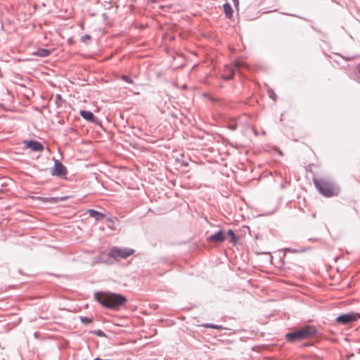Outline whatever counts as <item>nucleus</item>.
Returning <instances> with one entry per match:
<instances>
[{
  "label": "nucleus",
  "mask_w": 360,
  "mask_h": 360,
  "mask_svg": "<svg viewBox=\"0 0 360 360\" xmlns=\"http://www.w3.org/2000/svg\"><path fill=\"white\" fill-rule=\"evenodd\" d=\"M94 297L103 307L110 309H117L127 302L125 296L110 292H96Z\"/></svg>",
  "instance_id": "f257e3e1"
},
{
  "label": "nucleus",
  "mask_w": 360,
  "mask_h": 360,
  "mask_svg": "<svg viewBox=\"0 0 360 360\" xmlns=\"http://www.w3.org/2000/svg\"><path fill=\"white\" fill-rule=\"evenodd\" d=\"M316 188L325 197L336 196L340 193V188L332 181L325 179H313Z\"/></svg>",
  "instance_id": "f03ea898"
},
{
  "label": "nucleus",
  "mask_w": 360,
  "mask_h": 360,
  "mask_svg": "<svg viewBox=\"0 0 360 360\" xmlns=\"http://www.w3.org/2000/svg\"><path fill=\"white\" fill-rule=\"evenodd\" d=\"M316 333V330L314 327L307 326L295 331L286 333L285 338L288 342H294L298 340L312 338L315 335Z\"/></svg>",
  "instance_id": "7ed1b4c3"
},
{
  "label": "nucleus",
  "mask_w": 360,
  "mask_h": 360,
  "mask_svg": "<svg viewBox=\"0 0 360 360\" xmlns=\"http://www.w3.org/2000/svg\"><path fill=\"white\" fill-rule=\"evenodd\" d=\"M134 250L130 248H112L108 252L109 258L114 259H125L134 253Z\"/></svg>",
  "instance_id": "20e7f679"
},
{
  "label": "nucleus",
  "mask_w": 360,
  "mask_h": 360,
  "mask_svg": "<svg viewBox=\"0 0 360 360\" xmlns=\"http://www.w3.org/2000/svg\"><path fill=\"white\" fill-rule=\"evenodd\" d=\"M245 66V63L240 60H236L234 63V66H229L226 65L224 69V75H223V79L224 80H229L233 78L236 69L240 68Z\"/></svg>",
  "instance_id": "39448f33"
},
{
  "label": "nucleus",
  "mask_w": 360,
  "mask_h": 360,
  "mask_svg": "<svg viewBox=\"0 0 360 360\" xmlns=\"http://www.w3.org/2000/svg\"><path fill=\"white\" fill-rule=\"evenodd\" d=\"M358 316L353 313L342 314L338 316L335 321L338 323L347 325L357 321Z\"/></svg>",
  "instance_id": "423d86ee"
},
{
  "label": "nucleus",
  "mask_w": 360,
  "mask_h": 360,
  "mask_svg": "<svg viewBox=\"0 0 360 360\" xmlns=\"http://www.w3.org/2000/svg\"><path fill=\"white\" fill-rule=\"evenodd\" d=\"M67 173V168L59 160H55L54 167L51 169V174L53 176L62 177L66 175Z\"/></svg>",
  "instance_id": "0eeeda50"
},
{
  "label": "nucleus",
  "mask_w": 360,
  "mask_h": 360,
  "mask_svg": "<svg viewBox=\"0 0 360 360\" xmlns=\"http://www.w3.org/2000/svg\"><path fill=\"white\" fill-rule=\"evenodd\" d=\"M26 146L27 148H30L33 151L39 152L44 150L43 145L34 140H30L26 142Z\"/></svg>",
  "instance_id": "6e6552de"
},
{
  "label": "nucleus",
  "mask_w": 360,
  "mask_h": 360,
  "mask_svg": "<svg viewBox=\"0 0 360 360\" xmlns=\"http://www.w3.org/2000/svg\"><path fill=\"white\" fill-rule=\"evenodd\" d=\"M225 240V235L222 230L217 231V233L211 235L208 238L209 241H214L217 243H221Z\"/></svg>",
  "instance_id": "1a4fd4ad"
},
{
  "label": "nucleus",
  "mask_w": 360,
  "mask_h": 360,
  "mask_svg": "<svg viewBox=\"0 0 360 360\" xmlns=\"http://www.w3.org/2000/svg\"><path fill=\"white\" fill-rule=\"evenodd\" d=\"M80 115L86 121L94 122L95 121V116L92 112L89 110H81L79 112Z\"/></svg>",
  "instance_id": "9d476101"
},
{
  "label": "nucleus",
  "mask_w": 360,
  "mask_h": 360,
  "mask_svg": "<svg viewBox=\"0 0 360 360\" xmlns=\"http://www.w3.org/2000/svg\"><path fill=\"white\" fill-rule=\"evenodd\" d=\"M87 213H89V216L94 218L96 221H100L105 217L104 214L92 209L88 210Z\"/></svg>",
  "instance_id": "9b49d317"
},
{
  "label": "nucleus",
  "mask_w": 360,
  "mask_h": 360,
  "mask_svg": "<svg viewBox=\"0 0 360 360\" xmlns=\"http://www.w3.org/2000/svg\"><path fill=\"white\" fill-rule=\"evenodd\" d=\"M39 199L41 201H42L43 202L51 203V204H56L59 201L63 200V198H55V197H51V198L39 197Z\"/></svg>",
  "instance_id": "f8f14e48"
},
{
  "label": "nucleus",
  "mask_w": 360,
  "mask_h": 360,
  "mask_svg": "<svg viewBox=\"0 0 360 360\" xmlns=\"http://www.w3.org/2000/svg\"><path fill=\"white\" fill-rule=\"evenodd\" d=\"M51 53V51L47 49H39L35 52H34V55L39 57H46L49 56Z\"/></svg>",
  "instance_id": "ddd939ff"
},
{
  "label": "nucleus",
  "mask_w": 360,
  "mask_h": 360,
  "mask_svg": "<svg viewBox=\"0 0 360 360\" xmlns=\"http://www.w3.org/2000/svg\"><path fill=\"white\" fill-rule=\"evenodd\" d=\"M223 8L226 17L229 19H231L233 16V9L229 3H225L223 5Z\"/></svg>",
  "instance_id": "4468645a"
},
{
  "label": "nucleus",
  "mask_w": 360,
  "mask_h": 360,
  "mask_svg": "<svg viewBox=\"0 0 360 360\" xmlns=\"http://www.w3.org/2000/svg\"><path fill=\"white\" fill-rule=\"evenodd\" d=\"M117 217H108L107 219H106V222H107V224H108V227L112 230H115L116 229V227H115V222L117 221Z\"/></svg>",
  "instance_id": "2eb2a0df"
},
{
  "label": "nucleus",
  "mask_w": 360,
  "mask_h": 360,
  "mask_svg": "<svg viewBox=\"0 0 360 360\" xmlns=\"http://www.w3.org/2000/svg\"><path fill=\"white\" fill-rule=\"evenodd\" d=\"M55 103L57 107H62L63 104L65 103V101L63 99L61 95L56 94L55 98Z\"/></svg>",
  "instance_id": "dca6fc26"
},
{
  "label": "nucleus",
  "mask_w": 360,
  "mask_h": 360,
  "mask_svg": "<svg viewBox=\"0 0 360 360\" xmlns=\"http://www.w3.org/2000/svg\"><path fill=\"white\" fill-rule=\"evenodd\" d=\"M228 236L231 238V241L236 243L238 241V238L232 229H229L227 232Z\"/></svg>",
  "instance_id": "f3484780"
},
{
  "label": "nucleus",
  "mask_w": 360,
  "mask_h": 360,
  "mask_svg": "<svg viewBox=\"0 0 360 360\" xmlns=\"http://www.w3.org/2000/svg\"><path fill=\"white\" fill-rule=\"evenodd\" d=\"M80 321L84 325H88L92 322V320L87 316H80Z\"/></svg>",
  "instance_id": "a211bd4d"
},
{
  "label": "nucleus",
  "mask_w": 360,
  "mask_h": 360,
  "mask_svg": "<svg viewBox=\"0 0 360 360\" xmlns=\"http://www.w3.org/2000/svg\"><path fill=\"white\" fill-rule=\"evenodd\" d=\"M204 326L205 328H214V329H221L222 328L221 326L215 325L213 323H205V324H204Z\"/></svg>",
  "instance_id": "6ab92c4d"
},
{
  "label": "nucleus",
  "mask_w": 360,
  "mask_h": 360,
  "mask_svg": "<svg viewBox=\"0 0 360 360\" xmlns=\"http://www.w3.org/2000/svg\"><path fill=\"white\" fill-rule=\"evenodd\" d=\"M267 92H268V95L274 101H276V94L274 93V90L269 88L268 90H267Z\"/></svg>",
  "instance_id": "aec40b11"
},
{
  "label": "nucleus",
  "mask_w": 360,
  "mask_h": 360,
  "mask_svg": "<svg viewBox=\"0 0 360 360\" xmlns=\"http://www.w3.org/2000/svg\"><path fill=\"white\" fill-rule=\"evenodd\" d=\"M121 79L123 81H124L125 82H127L129 84H132L133 83V80L129 77H128L127 75H122Z\"/></svg>",
  "instance_id": "412c9836"
},
{
  "label": "nucleus",
  "mask_w": 360,
  "mask_h": 360,
  "mask_svg": "<svg viewBox=\"0 0 360 360\" xmlns=\"http://www.w3.org/2000/svg\"><path fill=\"white\" fill-rule=\"evenodd\" d=\"M91 39V37L89 34H85L82 37L81 41L86 43L87 40H90Z\"/></svg>",
  "instance_id": "4be33fe9"
},
{
  "label": "nucleus",
  "mask_w": 360,
  "mask_h": 360,
  "mask_svg": "<svg viewBox=\"0 0 360 360\" xmlns=\"http://www.w3.org/2000/svg\"><path fill=\"white\" fill-rule=\"evenodd\" d=\"M285 251H286V252H293V253H297V252H304V250H297V249L286 248V249H285Z\"/></svg>",
  "instance_id": "5701e85b"
},
{
  "label": "nucleus",
  "mask_w": 360,
  "mask_h": 360,
  "mask_svg": "<svg viewBox=\"0 0 360 360\" xmlns=\"http://www.w3.org/2000/svg\"><path fill=\"white\" fill-rule=\"evenodd\" d=\"M94 333L100 337H103L105 335L104 333L100 330H98V331H94Z\"/></svg>",
  "instance_id": "b1692460"
},
{
  "label": "nucleus",
  "mask_w": 360,
  "mask_h": 360,
  "mask_svg": "<svg viewBox=\"0 0 360 360\" xmlns=\"http://www.w3.org/2000/svg\"><path fill=\"white\" fill-rule=\"evenodd\" d=\"M233 4H234V6L238 8V5H239V1L238 0H232Z\"/></svg>",
  "instance_id": "393cba45"
},
{
  "label": "nucleus",
  "mask_w": 360,
  "mask_h": 360,
  "mask_svg": "<svg viewBox=\"0 0 360 360\" xmlns=\"http://www.w3.org/2000/svg\"><path fill=\"white\" fill-rule=\"evenodd\" d=\"M229 128L232 130H235L236 129V124H230Z\"/></svg>",
  "instance_id": "a878e982"
},
{
  "label": "nucleus",
  "mask_w": 360,
  "mask_h": 360,
  "mask_svg": "<svg viewBox=\"0 0 360 360\" xmlns=\"http://www.w3.org/2000/svg\"><path fill=\"white\" fill-rule=\"evenodd\" d=\"M94 360H110V359H101V358H99V357H96V358H95Z\"/></svg>",
  "instance_id": "bb28decb"
},
{
  "label": "nucleus",
  "mask_w": 360,
  "mask_h": 360,
  "mask_svg": "<svg viewBox=\"0 0 360 360\" xmlns=\"http://www.w3.org/2000/svg\"><path fill=\"white\" fill-rule=\"evenodd\" d=\"M358 79H359V81L360 82V68H359V76H358Z\"/></svg>",
  "instance_id": "cd10ccee"
},
{
  "label": "nucleus",
  "mask_w": 360,
  "mask_h": 360,
  "mask_svg": "<svg viewBox=\"0 0 360 360\" xmlns=\"http://www.w3.org/2000/svg\"><path fill=\"white\" fill-rule=\"evenodd\" d=\"M352 58H353V57H348V58H345V59H346L347 60H351Z\"/></svg>",
  "instance_id": "c85d7f7f"
}]
</instances>
